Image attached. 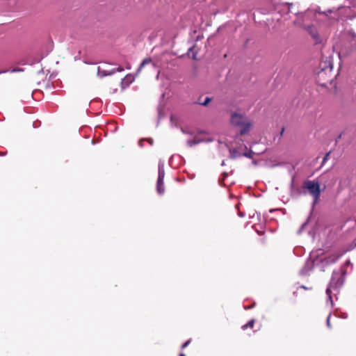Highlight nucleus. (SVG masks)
Instances as JSON below:
<instances>
[{"mask_svg":"<svg viewBox=\"0 0 356 356\" xmlns=\"http://www.w3.org/2000/svg\"><path fill=\"white\" fill-rule=\"evenodd\" d=\"M352 271L353 264L350 260H346L339 269L332 272L331 279L326 289L327 302H330L331 306H333L332 291L339 293L340 289L346 282V275L351 273Z\"/></svg>","mask_w":356,"mask_h":356,"instance_id":"nucleus-1","label":"nucleus"},{"mask_svg":"<svg viewBox=\"0 0 356 356\" xmlns=\"http://www.w3.org/2000/svg\"><path fill=\"white\" fill-rule=\"evenodd\" d=\"M303 189H307L313 197V204L318 203L321 195V188L318 181L314 180H306L302 184Z\"/></svg>","mask_w":356,"mask_h":356,"instance_id":"nucleus-2","label":"nucleus"},{"mask_svg":"<svg viewBox=\"0 0 356 356\" xmlns=\"http://www.w3.org/2000/svg\"><path fill=\"white\" fill-rule=\"evenodd\" d=\"M231 122L233 125L241 127L240 130L241 135L247 134L251 127V123L247 122L245 117L241 114H232L231 117Z\"/></svg>","mask_w":356,"mask_h":356,"instance_id":"nucleus-3","label":"nucleus"},{"mask_svg":"<svg viewBox=\"0 0 356 356\" xmlns=\"http://www.w3.org/2000/svg\"><path fill=\"white\" fill-rule=\"evenodd\" d=\"M159 172H158V179H157V184H156V189L157 192L159 194H163L164 193L165 188H164V184H163V179L165 177V170H164V163L161 161L159 163Z\"/></svg>","mask_w":356,"mask_h":356,"instance_id":"nucleus-4","label":"nucleus"},{"mask_svg":"<svg viewBox=\"0 0 356 356\" xmlns=\"http://www.w3.org/2000/svg\"><path fill=\"white\" fill-rule=\"evenodd\" d=\"M340 13L343 14L346 18L351 19L356 17V0L349 2L348 5L344 6L340 8Z\"/></svg>","mask_w":356,"mask_h":356,"instance_id":"nucleus-5","label":"nucleus"},{"mask_svg":"<svg viewBox=\"0 0 356 356\" xmlns=\"http://www.w3.org/2000/svg\"><path fill=\"white\" fill-rule=\"evenodd\" d=\"M211 141H213V138L211 136L204 134H200L199 136H195L194 139L188 140L187 145L189 147H192L200 143H209Z\"/></svg>","mask_w":356,"mask_h":356,"instance_id":"nucleus-6","label":"nucleus"},{"mask_svg":"<svg viewBox=\"0 0 356 356\" xmlns=\"http://www.w3.org/2000/svg\"><path fill=\"white\" fill-rule=\"evenodd\" d=\"M341 254H339L337 252L332 253L330 255L325 257L324 259L321 260L323 267L333 264L336 263L339 259L341 257Z\"/></svg>","mask_w":356,"mask_h":356,"instance_id":"nucleus-7","label":"nucleus"},{"mask_svg":"<svg viewBox=\"0 0 356 356\" xmlns=\"http://www.w3.org/2000/svg\"><path fill=\"white\" fill-rule=\"evenodd\" d=\"M312 268L313 262L312 261L307 260L304 267L300 270V274L301 275H307L312 270Z\"/></svg>","mask_w":356,"mask_h":356,"instance_id":"nucleus-8","label":"nucleus"},{"mask_svg":"<svg viewBox=\"0 0 356 356\" xmlns=\"http://www.w3.org/2000/svg\"><path fill=\"white\" fill-rule=\"evenodd\" d=\"M115 72V70H111L110 71L106 70L102 68V67L99 66L97 68V74L99 77H104L108 75H111Z\"/></svg>","mask_w":356,"mask_h":356,"instance_id":"nucleus-9","label":"nucleus"},{"mask_svg":"<svg viewBox=\"0 0 356 356\" xmlns=\"http://www.w3.org/2000/svg\"><path fill=\"white\" fill-rule=\"evenodd\" d=\"M307 30L309 32L311 35L314 38L316 39L318 37V34L316 31H314V28L313 26H308L307 27Z\"/></svg>","mask_w":356,"mask_h":356,"instance_id":"nucleus-10","label":"nucleus"},{"mask_svg":"<svg viewBox=\"0 0 356 356\" xmlns=\"http://www.w3.org/2000/svg\"><path fill=\"white\" fill-rule=\"evenodd\" d=\"M254 323V321L253 319L250 320L248 323L242 326L243 330H245L247 327H253Z\"/></svg>","mask_w":356,"mask_h":356,"instance_id":"nucleus-11","label":"nucleus"},{"mask_svg":"<svg viewBox=\"0 0 356 356\" xmlns=\"http://www.w3.org/2000/svg\"><path fill=\"white\" fill-rule=\"evenodd\" d=\"M150 59H145L143 60V62L140 63L138 69V72L142 70V68L147 63H149L150 62Z\"/></svg>","mask_w":356,"mask_h":356,"instance_id":"nucleus-12","label":"nucleus"},{"mask_svg":"<svg viewBox=\"0 0 356 356\" xmlns=\"http://www.w3.org/2000/svg\"><path fill=\"white\" fill-rule=\"evenodd\" d=\"M253 154H254V152L252 150H250L248 152L243 153V156L248 157V158H252Z\"/></svg>","mask_w":356,"mask_h":356,"instance_id":"nucleus-13","label":"nucleus"},{"mask_svg":"<svg viewBox=\"0 0 356 356\" xmlns=\"http://www.w3.org/2000/svg\"><path fill=\"white\" fill-rule=\"evenodd\" d=\"M211 99L209 97H207L204 99V102H201L200 104L203 105V106H207L210 102H211Z\"/></svg>","mask_w":356,"mask_h":356,"instance_id":"nucleus-14","label":"nucleus"},{"mask_svg":"<svg viewBox=\"0 0 356 356\" xmlns=\"http://www.w3.org/2000/svg\"><path fill=\"white\" fill-rule=\"evenodd\" d=\"M124 81H126L128 83H131L134 81V77L131 75H127L124 78Z\"/></svg>","mask_w":356,"mask_h":356,"instance_id":"nucleus-15","label":"nucleus"},{"mask_svg":"<svg viewBox=\"0 0 356 356\" xmlns=\"http://www.w3.org/2000/svg\"><path fill=\"white\" fill-rule=\"evenodd\" d=\"M190 343H191V339L187 340L185 343H184L182 344L181 348H185L186 347H187L189 345Z\"/></svg>","mask_w":356,"mask_h":356,"instance_id":"nucleus-16","label":"nucleus"},{"mask_svg":"<svg viewBox=\"0 0 356 356\" xmlns=\"http://www.w3.org/2000/svg\"><path fill=\"white\" fill-rule=\"evenodd\" d=\"M232 154V155L233 159H235L238 156V153L236 149H233V152Z\"/></svg>","mask_w":356,"mask_h":356,"instance_id":"nucleus-17","label":"nucleus"},{"mask_svg":"<svg viewBox=\"0 0 356 356\" xmlns=\"http://www.w3.org/2000/svg\"><path fill=\"white\" fill-rule=\"evenodd\" d=\"M330 316L331 314H329L327 318V321H326V323H327V325L328 327H330L331 325H330Z\"/></svg>","mask_w":356,"mask_h":356,"instance_id":"nucleus-18","label":"nucleus"},{"mask_svg":"<svg viewBox=\"0 0 356 356\" xmlns=\"http://www.w3.org/2000/svg\"><path fill=\"white\" fill-rule=\"evenodd\" d=\"M330 152H328V153H327L325 155V156H324V158L323 159V164L326 161V160L327 159L328 156H330Z\"/></svg>","mask_w":356,"mask_h":356,"instance_id":"nucleus-19","label":"nucleus"},{"mask_svg":"<svg viewBox=\"0 0 356 356\" xmlns=\"http://www.w3.org/2000/svg\"><path fill=\"white\" fill-rule=\"evenodd\" d=\"M115 72H122L124 69L122 67H118L117 69H114Z\"/></svg>","mask_w":356,"mask_h":356,"instance_id":"nucleus-20","label":"nucleus"},{"mask_svg":"<svg viewBox=\"0 0 356 356\" xmlns=\"http://www.w3.org/2000/svg\"><path fill=\"white\" fill-rule=\"evenodd\" d=\"M328 64H329V67H330V70L332 71L333 67H332V65L331 62L329 61Z\"/></svg>","mask_w":356,"mask_h":356,"instance_id":"nucleus-21","label":"nucleus"},{"mask_svg":"<svg viewBox=\"0 0 356 356\" xmlns=\"http://www.w3.org/2000/svg\"><path fill=\"white\" fill-rule=\"evenodd\" d=\"M192 58L193 59L195 60L196 59V53H193L192 54Z\"/></svg>","mask_w":356,"mask_h":356,"instance_id":"nucleus-22","label":"nucleus"},{"mask_svg":"<svg viewBox=\"0 0 356 356\" xmlns=\"http://www.w3.org/2000/svg\"><path fill=\"white\" fill-rule=\"evenodd\" d=\"M19 71V70L13 69L11 70L12 72Z\"/></svg>","mask_w":356,"mask_h":356,"instance_id":"nucleus-23","label":"nucleus"},{"mask_svg":"<svg viewBox=\"0 0 356 356\" xmlns=\"http://www.w3.org/2000/svg\"><path fill=\"white\" fill-rule=\"evenodd\" d=\"M179 356H186V355H185V354H184V353H181V354L179 355Z\"/></svg>","mask_w":356,"mask_h":356,"instance_id":"nucleus-24","label":"nucleus"},{"mask_svg":"<svg viewBox=\"0 0 356 356\" xmlns=\"http://www.w3.org/2000/svg\"><path fill=\"white\" fill-rule=\"evenodd\" d=\"M189 51L193 52V48H190V49H189Z\"/></svg>","mask_w":356,"mask_h":356,"instance_id":"nucleus-25","label":"nucleus"},{"mask_svg":"<svg viewBox=\"0 0 356 356\" xmlns=\"http://www.w3.org/2000/svg\"><path fill=\"white\" fill-rule=\"evenodd\" d=\"M305 225V224H302V229L303 228V227Z\"/></svg>","mask_w":356,"mask_h":356,"instance_id":"nucleus-26","label":"nucleus"}]
</instances>
